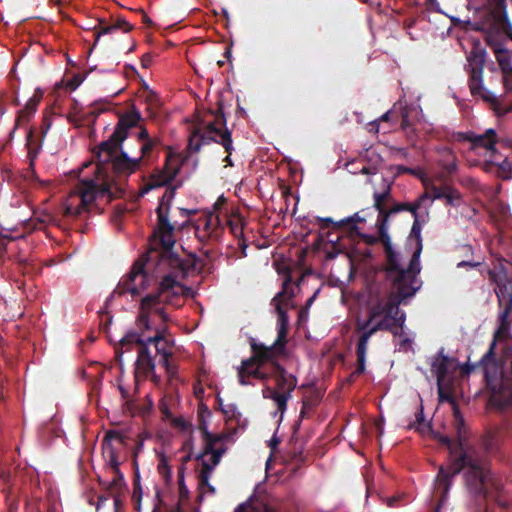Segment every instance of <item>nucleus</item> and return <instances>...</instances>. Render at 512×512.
I'll return each instance as SVG.
<instances>
[{"label":"nucleus","instance_id":"7","mask_svg":"<svg viewBox=\"0 0 512 512\" xmlns=\"http://www.w3.org/2000/svg\"><path fill=\"white\" fill-rule=\"evenodd\" d=\"M200 430L203 448L195 456V459L202 465L198 474L199 486L203 490L206 489L207 492L214 493L215 488L210 484V478L226 452V436L211 433L205 421L202 422Z\"/></svg>","mask_w":512,"mask_h":512},{"label":"nucleus","instance_id":"39","mask_svg":"<svg viewBox=\"0 0 512 512\" xmlns=\"http://www.w3.org/2000/svg\"><path fill=\"white\" fill-rule=\"evenodd\" d=\"M21 225L24 227V228H29V229H37V225H36V220L35 219H29V220H25L21 223Z\"/></svg>","mask_w":512,"mask_h":512},{"label":"nucleus","instance_id":"21","mask_svg":"<svg viewBox=\"0 0 512 512\" xmlns=\"http://www.w3.org/2000/svg\"><path fill=\"white\" fill-rule=\"evenodd\" d=\"M448 371V357L440 351L431 361V372L437 379V384L440 387L444 381Z\"/></svg>","mask_w":512,"mask_h":512},{"label":"nucleus","instance_id":"9","mask_svg":"<svg viewBox=\"0 0 512 512\" xmlns=\"http://www.w3.org/2000/svg\"><path fill=\"white\" fill-rule=\"evenodd\" d=\"M142 122V115L135 107L121 114L110 138L100 144L97 156L103 157L104 159L110 157L117 141L121 142L125 140V137L128 135L135 134L136 132H133L132 129L137 127L140 129V127H143L141 125Z\"/></svg>","mask_w":512,"mask_h":512},{"label":"nucleus","instance_id":"43","mask_svg":"<svg viewBox=\"0 0 512 512\" xmlns=\"http://www.w3.org/2000/svg\"><path fill=\"white\" fill-rule=\"evenodd\" d=\"M179 211H180L181 215H183L186 218H188L191 214L196 213V210H188L185 208H180Z\"/></svg>","mask_w":512,"mask_h":512},{"label":"nucleus","instance_id":"41","mask_svg":"<svg viewBox=\"0 0 512 512\" xmlns=\"http://www.w3.org/2000/svg\"><path fill=\"white\" fill-rule=\"evenodd\" d=\"M411 345H412V340L406 337V338L402 339L400 347L404 348V349H409V348H411Z\"/></svg>","mask_w":512,"mask_h":512},{"label":"nucleus","instance_id":"14","mask_svg":"<svg viewBox=\"0 0 512 512\" xmlns=\"http://www.w3.org/2000/svg\"><path fill=\"white\" fill-rule=\"evenodd\" d=\"M461 138L470 141L472 149L476 151L483 150L485 160L496 155L498 152L496 149L497 134L492 128L487 129L484 134H475L473 132L462 134Z\"/></svg>","mask_w":512,"mask_h":512},{"label":"nucleus","instance_id":"33","mask_svg":"<svg viewBox=\"0 0 512 512\" xmlns=\"http://www.w3.org/2000/svg\"><path fill=\"white\" fill-rule=\"evenodd\" d=\"M14 231L15 229L13 228L3 227L0 231V236L6 239H18L24 237V233L14 235Z\"/></svg>","mask_w":512,"mask_h":512},{"label":"nucleus","instance_id":"5","mask_svg":"<svg viewBox=\"0 0 512 512\" xmlns=\"http://www.w3.org/2000/svg\"><path fill=\"white\" fill-rule=\"evenodd\" d=\"M156 144L145 127L125 137L123 141H117L113 153L107 159L98 157L97 165L105 167L108 175L114 172L118 175L127 176L140 168L142 160L149 155Z\"/></svg>","mask_w":512,"mask_h":512},{"label":"nucleus","instance_id":"23","mask_svg":"<svg viewBox=\"0 0 512 512\" xmlns=\"http://www.w3.org/2000/svg\"><path fill=\"white\" fill-rule=\"evenodd\" d=\"M496 59L503 72L505 85H508L509 78L512 77L511 55L506 50L497 49Z\"/></svg>","mask_w":512,"mask_h":512},{"label":"nucleus","instance_id":"15","mask_svg":"<svg viewBox=\"0 0 512 512\" xmlns=\"http://www.w3.org/2000/svg\"><path fill=\"white\" fill-rule=\"evenodd\" d=\"M271 368L268 370L263 364L257 361L253 356L250 359L243 360L238 368V378L242 385H248L247 378L253 377L265 381L271 377Z\"/></svg>","mask_w":512,"mask_h":512},{"label":"nucleus","instance_id":"25","mask_svg":"<svg viewBox=\"0 0 512 512\" xmlns=\"http://www.w3.org/2000/svg\"><path fill=\"white\" fill-rule=\"evenodd\" d=\"M268 391L271 393V399L275 402L277 410L282 416L287 409V402L292 395H290L288 392L284 393L273 389H268Z\"/></svg>","mask_w":512,"mask_h":512},{"label":"nucleus","instance_id":"47","mask_svg":"<svg viewBox=\"0 0 512 512\" xmlns=\"http://www.w3.org/2000/svg\"><path fill=\"white\" fill-rule=\"evenodd\" d=\"M40 223H48L52 220V218L49 215H45L42 218L37 219Z\"/></svg>","mask_w":512,"mask_h":512},{"label":"nucleus","instance_id":"29","mask_svg":"<svg viewBox=\"0 0 512 512\" xmlns=\"http://www.w3.org/2000/svg\"><path fill=\"white\" fill-rule=\"evenodd\" d=\"M426 190L416 200L420 208H425L426 211L432 206L434 200L429 191V186L425 183Z\"/></svg>","mask_w":512,"mask_h":512},{"label":"nucleus","instance_id":"10","mask_svg":"<svg viewBox=\"0 0 512 512\" xmlns=\"http://www.w3.org/2000/svg\"><path fill=\"white\" fill-rule=\"evenodd\" d=\"M371 184L373 185V199L374 208L379 212V218L377 222L379 223V236L386 249V241L383 235L384 229L385 233L392 244L391 238L388 233V219L391 214L394 213V209L386 211V204L391 197V187L392 180L390 178H386L384 176H376L375 178L370 179Z\"/></svg>","mask_w":512,"mask_h":512},{"label":"nucleus","instance_id":"4","mask_svg":"<svg viewBox=\"0 0 512 512\" xmlns=\"http://www.w3.org/2000/svg\"><path fill=\"white\" fill-rule=\"evenodd\" d=\"M464 471L465 487L468 493L479 499H484L500 488V480L492 472L489 465L473 459L467 453L456 455L451 452L449 464L441 467L436 476L437 488H443L446 495L451 487L452 478Z\"/></svg>","mask_w":512,"mask_h":512},{"label":"nucleus","instance_id":"13","mask_svg":"<svg viewBox=\"0 0 512 512\" xmlns=\"http://www.w3.org/2000/svg\"><path fill=\"white\" fill-rule=\"evenodd\" d=\"M504 308L498 314L499 326L494 332L493 340L488 351L482 356L480 363L485 365L495 358V349L498 341L506 338L510 332V314L512 312V295L511 302L504 303Z\"/></svg>","mask_w":512,"mask_h":512},{"label":"nucleus","instance_id":"40","mask_svg":"<svg viewBox=\"0 0 512 512\" xmlns=\"http://www.w3.org/2000/svg\"><path fill=\"white\" fill-rule=\"evenodd\" d=\"M320 289H317L314 294L307 300L306 302V311L305 313L307 314L308 313V309L311 307V305L313 304V302L315 301L318 293H319Z\"/></svg>","mask_w":512,"mask_h":512},{"label":"nucleus","instance_id":"46","mask_svg":"<svg viewBox=\"0 0 512 512\" xmlns=\"http://www.w3.org/2000/svg\"><path fill=\"white\" fill-rule=\"evenodd\" d=\"M107 500V497H104V496H100L98 498V503H97V506H96V509L99 510L101 505Z\"/></svg>","mask_w":512,"mask_h":512},{"label":"nucleus","instance_id":"38","mask_svg":"<svg viewBox=\"0 0 512 512\" xmlns=\"http://www.w3.org/2000/svg\"><path fill=\"white\" fill-rule=\"evenodd\" d=\"M280 443V439L277 437L276 434H274L271 439L268 440V446L271 448V450H275Z\"/></svg>","mask_w":512,"mask_h":512},{"label":"nucleus","instance_id":"26","mask_svg":"<svg viewBox=\"0 0 512 512\" xmlns=\"http://www.w3.org/2000/svg\"><path fill=\"white\" fill-rule=\"evenodd\" d=\"M120 28L125 33L131 30V26L128 23H126L125 21L118 23L117 25L107 26V27L103 28L101 31L97 32L95 43L98 42L100 37L108 35V34H112Z\"/></svg>","mask_w":512,"mask_h":512},{"label":"nucleus","instance_id":"45","mask_svg":"<svg viewBox=\"0 0 512 512\" xmlns=\"http://www.w3.org/2000/svg\"><path fill=\"white\" fill-rule=\"evenodd\" d=\"M390 115H391V111H387L386 113H384L379 119L378 121H389L390 119Z\"/></svg>","mask_w":512,"mask_h":512},{"label":"nucleus","instance_id":"20","mask_svg":"<svg viewBox=\"0 0 512 512\" xmlns=\"http://www.w3.org/2000/svg\"><path fill=\"white\" fill-rule=\"evenodd\" d=\"M271 375L276 374V384H277V390L279 392H288L290 395H292L293 390L297 386V379L294 375L287 373L282 367L280 366H273L271 368Z\"/></svg>","mask_w":512,"mask_h":512},{"label":"nucleus","instance_id":"32","mask_svg":"<svg viewBox=\"0 0 512 512\" xmlns=\"http://www.w3.org/2000/svg\"><path fill=\"white\" fill-rule=\"evenodd\" d=\"M363 221H364V218L360 217V215L358 213H356L352 217H349L347 219L341 220V223H343V225L344 224H350L351 228L356 230L357 233L360 234V232L358 231L357 223L363 222Z\"/></svg>","mask_w":512,"mask_h":512},{"label":"nucleus","instance_id":"1","mask_svg":"<svg viewBox=\"0 0 512 512\" xmlns=\"http://www.w3.org/2000/svg\"><path fill=\"white\" fill-rule=\"evenodd\" d=\"M186 160L185 151L169 147L164 166L156 169L139 191L140 195L144 196L154 189L166 187L156 209L158 222L152 234L153 245L159 243L165 250L156 266V274L160 279L159 291L142 298L136 320L137 330L127 332L120 340L121 348L136 346L138 356L134 373L137 381L150 376L158 381L155 374L156 358L168 373H173L169 365L172 344L167 337L170 316L166 311V305L180 307L185 298L193 296L192 289L185 283L188 268L171 252L176 240L174 225L168 220V210L177 187L172 183Z\"/></svg>","mask_w":512,"mask_h":512},{"label":"nucleus","instance_id":"16","mask_svg":"<svg viewBox=\"0 0 512 512\" xmlns=\"http://www.w3.org/2000/svg\"><path fill=\"white\" fill-rule=\"evenodd\" d=\"M469 67L470 70V80H469V88L473 95H478L483 97L485 100H492L494 95L486 90L483 86V61L482 59H471L469 58Z\"/></svg>","mask_w":512,"mask_h":512},{"label":"nucleus","instance_id":"28","mask_svg":"<svg viewBox=\"0 0 512 512\" xmlns=\"http://www.w3.org/2000/svg\"><path fill=\"white\" fill-rule=\"evenodd\" d=\"M228 225L235 237L243 235V221L239 216H233L228 220Z\"/></svg>","mask_w":512,"mask_h":512},{"label":"nucleus","instance_id":"42","mask_svg":"<svg viewBox=\"0 0 512 512\" xmlns=\"http://www.w3.org/2000/svg\"><path fill=\"white\" fill-rule=\"evenodd\" d=\"M369 126H370V130L371 131H374L375 133H378L379 132L380 122L378 120H375V121L371 122L369 124Z\"/></svg>","mask_w":512,"mask_h":512},{"label":"nucleus","instance_id":"3","mask_svg":"<svg viewBox=\"0 0 512 512\" xmlns=\"http://www.w3.org/2000/svg\"><path fill=\"white\" fill-rule=\"evenodd\" d=\"M78 178L63 204L66 216L81 215L94 205L109 203L124 192L123 183L94 162L84 164Z\"/></svg>","mask_w":512,"mask_h":512},{"label":"nucleus","instance_id":"50","mask_svg":"<svg viewBox=\"0 0 512 512\" xmlns=\"http://www.w3.org/2000/svg\"><path fill=\"white\" fill-rule=\"evenodd\" d=\"M423 419V410L421 409L420 412L417 414V420L421 421Z\"/></svg>","mask_w":512,"mask_h":512},{"label":"nucleus","instance_id":"24","mask_svg":"<svg viewBox=\"0 0 512 512\" xmlns=\"http://www.w3.org/2000/svg\"><path fill=\"white\" fill-rule=\"evenodd\" d=\"M108 467L113 471L115 476L112 481H110L108 483H103V485H105V487L109 490L119 489L122 485V475L120 474V471H119L118 459L113 452H111V454H110V457L108 460Z\"/></svg>","mask_w":512,"mask_h":512},{"label":"nucleus","instance_id":"8","mask_svg":"<svg viewBox=\"0 0 512 512\" xmlns=\"http://www.w3.org/2000/svg\"><path fill=\"white\" fill-rule=\"evenodd\" d=\"M210 142L220 143L231 154L233 142L230 132L225 128L223 117L216 116L214 121H206L201 127L197 128L189 138L188 147L190 150L197 152L202 145Z\"/></svg>","mask_w":512,"mask_h":512},{"label":"nucleus","instance_id":"44","mask_svg":"<svg viewBox=\"0 0 512 512\" xmlns=\"http://www.w3.org/2000/svg\"><path fill=\"white\" fill-rule=\"evenodd\" d=\"M397 171H398V173L407 172V173H411V174H416L415 170L406 168L404 166H398Z\"/></svg>","mask_w":512,"mask_h":512},{"label":"nucleus","instance_id":"36","mask_svg":"<svg viewBox=\"0 0 512 512\" xmlns=\"http://www.w3.org/2000/svg\"><path fill=\"white\" fill-rule=\"evenodd\" d=\"M453 414L455 417V421L457 423V426L460 427L464 424L463 416L461 415L457 405L453 402Z\"/></svg>","mask_w":512,"mask_h":512},{"label":"nucleus","instance_id":"22","mask_svg":"<svg viewBox=\"0 0 512 512\" xmlns=\"http://www.w3.org/2000/svg\"><path fill=\"white\" fill-rule=\"evenodd\" d=\"M440 156V164L443 169L451 174L457 170V159L454 152L447 147L439 148L438 150Z\"/></svg>","mask_w":512,"mask_h":512},{"label":"nucleus","instance_id":"11","mask_svg":"<svg viewBox=\"0 0 512 512\" xmlns=\"http://www.w3.org/2000/svg\"><path fill=\"white\" fill-rule=\"evenodd\" d=\"M382 165V157L375 148L369 147L363 150L356 159L348 161L346 168L351 174L370 175L371 178L383 176L378 173V169Z\"/></svg>","mask_w":512,"mask_h":512},{"label":"nucleus","instance_id":"48","mask_svg":"<svg viewBox=\"0 0 512 512\" xmlns=\"http://www.w3.org/2000/svg\"><path fill=\"white\" fill-rule=\"evenodd\" d=\"M268 389H269V388H267V389H265V390L263 391V396H264L265 398H271V393L268 391Z\"/></svg>","mask_w":512,"mask_h":512},{"label":"nucleus","instance_id":"17","mask_svg":"<svg viewBox=\"0 0 512 512\" xmlns=\"http://www.w3.org/2000/svg\"><path fill=\"white\" fill-rule=\"evenodd\" d=\"M489 277L496 285L495 294L498 298L499 306L511 302L512 282L508 279L505 270H489Z\"/></svg>","mask_w":512,"mask_h":512},{"label":"nucleus","instance_id":"31","mask_svg":"<svg viewBox=\"0 0 512 512\" xmlns=\"http://www.w3.org/2000/svg\"><path fill=\"white\" fill-rule=\"evenodd\" d=\"M448 187H437V186H434V185H431L429 187V191L431 193V196L433 198V200H438V199H444V196H446V191H447Z\"/></svg>","mask_w":512,"mask_h":512},{"label":"nucleus","instance_id":"51","mask_svg":"<svg viewBox=\"0 0 512 512\" xmlns=\"http://www.w3.org/2000/svg\"><path fill=\"white\" fill-rule=\"evenodd\" d=\"M420 230H421V228H420V225L418 223L416 228H415V230H413V232H415V233H417L419 235L420 234Z\"/></svg>","mask_w":512,"mask_h":512},{"label":"nucleus","instance_id":"53","mask_svg":"<svg viewBox=\"0 0 512 512\" xmlns=\"http://www.w3.org/2000/svg\"><path fill=\"white\" fill-rule=\"evenodd\" d=\"M402 127H403L404 129H406V127H407V124H406V120H405V119H404V120H403V122H402Z\"/></svg>","mask_w":512,"mask_h":512},{"label":"nucleus","instance_id":"30","mask_svg":"<svg viewBox=\"0 0 512 512\" xmlns=\"http://www.w3.org/2000/svg\"><path fill=\"white\" fill-rule=\"evenodd\" d=\"M445 194L444 199L448 205L459 204L461 197L457 191L448 188Z\"/></svg>","mask_w":512,"mask_h":512},{"label":"nucleus","instance_id":"37","mask_svg":"<svg viewBox=\"0 0 512 512\" xmlns=\"http://www.w3.org/2000/svg\"><path fill=\"white\" fill-rule=\"evenodd\" d=\"M480 262H472V261H461L457 264V267L458 268H464V267H468V268H477L478 266H480Z\"/></svg>","mask_w":512,"mask_h":512},{"label":"nucleus","instance_id":"2","mask_svg":"<svg viewBox=\"0 0 512 512\" xmlns=\"http://www.w3.org/2000/svg\"><path fill=\"white\" fill-rule=\"evenodd\" d=\"M383 235L388 259L387 277L392 283V291L387 299H381L369 308L366 319H356V330L359 333L356 349L357 372L359 373L365 370L366 354L371 336L377 331L384 330L398 335V331L394 330V327L402 329L406 321V314L400 310L399 305L413 297L420 287L417 275L420 272L421 242H418L417 249L406 263L391 245L385 231Z\"/></svg>","mask_w":512,"mask_h":512},{"label":"nucleus","instance_id":"18","mask_svg":"<svg viewBox=\"0 0 512 512\" xmlns=\"http://www.w3.org/2000/svg\"><path fill=\"white\" fill-rule=\"evenodd\" d=\"M484 169L488 172L496 170L497 174L503 179L512 177V162L507 157H502L498 152L485 160Z\"/></svg>","mask_w":512,"mask_h":512},{"label":"nucleus","instance_id":"34","mask_svg":"<svg viewBox=\"0 0 512 512\" xmlns=\"http://www.w3.org/2000/svg\"><path fill=\"white\" fill-rule=\"evenodd\" d=\"M234 512H255V508L250 500L240 504L234 510Z\"/></svg>","mask_w":512,"mask_h":512},{"label":"nucleus","instance_id":"52","mask_svg":"<svg viewBox=\"0 0 512 512\" xmlns=\"http://www.w3.org/2000/svg\"><path fill=\"white\" fill-rule=\"evenodd\" d=\"M225 161H227L229 165H232V163H231V159H230V156H229V155H228V156H226Z\"/></svg>","mask_w":512,"mask_h":512},{"label":"nucleus","instance_id":"49","mask_svg":"<svg viewBox=\"0 0 512 512\" xmlns=\"http://www.w3.org/2000/svg\"><path fill=\"white\" fill-rule=\"evenodd\" d=\"M442 442L445 443L450 448L451 441L449 440V438H447V437L442 438Z\"/></svg>","mask_w":512,"mask_h":512},{"label":"nucleus","instance_id":"27","mask_svg":"<svg viewBox=\"0 0 512 512\" xmlns=\"http://www.w3.org/2000/svg\"><path fill=\"white\" fill-rule=\"evenodd\" d=\"M419 209H421L418 205V203L416 201L412 202V203H407V204H401L399 205L397 208L394 209V213L398 212V211H402V210H405V211H409L413 217H414V223H413V227H412V230H415L417 224H418V211Z\"/></svg>","mask_w":512,"mask_h":512},{"label":"nucleus","instance_id":"35","mask_svg":"<svg viewBox=\"0 0 512 512\" xmlns=\"http://www.w3.org/2000/svg\"><path fill=\"white\" fill-rule=\"evenodd\" d=\"M317 221L320 223V227L321 228H326V227H329L331 225H336V226H342L343 223H341V221L339 222H334L333 219L327 217V218H317Z\"/></svg>","mask_w":512,"mask_h":512},{"label":"nucleus","instance_id":"12","mask_svg":"<svg viewBox=\"0 0 512 512\" xmlns=\"http://www.w3.org/2000/svg\"><path fill=\"white\" fill-rule=\"evenodd\" d=\"M148 287V276L144 271V264L136 261L127 278L121 282L115 293H130L131 295H139Z\"/></svg>","mask_w":512,"mask_h":512},{"label":"nucleus","instance_id":"19","mask_svg":"<svg viewBox=\"0 0 512 512\" xmlns=\"http://www.w3.org/2000/svg\"><path fill=\"white\" fill-rule=\"evenodd\" d=\"M217 230V218L211 214L200 216L195 224L196 237L201 242L208 241Z\"/></svg>","mask_w":512,"mask_h":512},{"label":"nucleus","instance_id":"54","mask_svg":"<svg viewBox=\"0 0 512 512\" xmlns=\"http://www.w3.org/2000/svg\"><path fill=\"white\" fill-rule=\"evenodd\" d=\"M359 168H360V164H356V165L354 166V169H358V170H359Z\"/></svg>","mask_w":512,"mask_h":512},{"label":"nucleus","instance_id":"6","mask_svg":"<svg viewBox=\"0 0 512 512\" xmlns=\"http://www.w3.org/2000/svg\"><path fill=\"white\" fill-rule=\"evenodd\" d=\"M292 277L288 274L282 284V289L271 300V305L278 315L277 320V338L270 346L253 345V357L265 367L268 363L272 366H278L275 363L277 352L282 353L286 345L289 317L288 311L295 308L293 299L295 297L294 289L290 286Z\"/></svg>","mask_w":512,"mask_h":512}]
</instances>
